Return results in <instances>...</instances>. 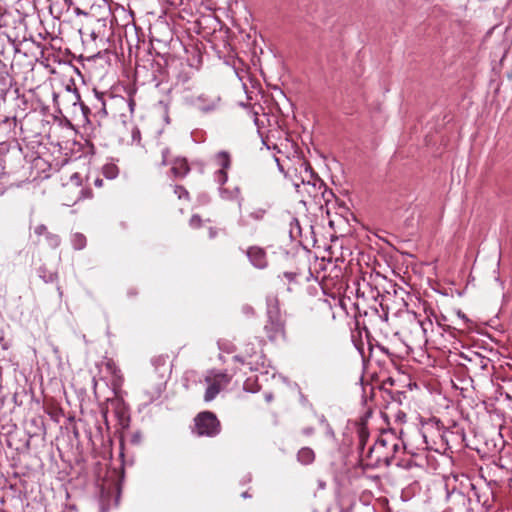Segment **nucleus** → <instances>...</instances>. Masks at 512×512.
Instances as JSON below:
<instances>
[{"instance_id":"18","label":"nucleus","mask_w":512,"mask_h":512,"mask_svg":"<svg viewBox=\"0 0 512 512\" xmlns=\"http://www.w3.org/2000/svg\"><path fill=\"white\" fill-rule=\"evenodd\" d=\"M205 230H206V232H207V237H208L209 239H213V238H215V237L217 236V234H218V230H217V228L213 225V223H212V221H211V220H209V224H207V225L205 226Z\"/></svg>"},{"instance_id":"12","label":"nucleus","mask_w":512,"mask_h":512,"mask_svg":"<svg viewBox=\"0 0 512 512\" xmlns=\"http://www.w3.org/2000/svg\"><path fill=\"white\" fill-rule=\"evenodd\" d=\"M34 232L38 236L45 235L46 238L49 240L50 244L54 247L58 246L60 243L59 237L57 235L49 233L45 225H38L37 227H35Z\"/></svg>"},{"instance_id":"1","label":"nucleus","mask_w":512,"mask_h":512,"mask_svg":"<svg viewBox=\"0 0 512 512\" xmlns=\"http://www.w3.org/2000/svg\"><path fill=\"white\" fill-rule=\"evenodd\" d=\"M270 208L271 203L267 199L255 195L251 199L248 213L239 220L240 226L250 234H253L256 231L255 223L262 222Z\"/></svg>"},{"instance_id":"2","label":"nucleus","mask_w":512,"mask_h":512,"mask_svg":"<svg viewBox=\"0 0 512 512\" xmlns=\"http://www.w3.org/2000/svg\"><path fill=\"white\" fill-rule=\"evenodd\" d=\"M392 461V452L389 451L387 434L384 432L374 445L369 447L362 462L368 467L375 468L389 466Z\"/></svg>"},{"instance_id":"22","label":"nucleus","mask_w":512,"mask_h":512,"mask_svg":"<svg viewBox=\"0 0 512 512\" xmlns=\"http://www.w3.org/2000/svg\"><path fill=\"white\" fill-rule=\"evenodd\" d=\"M265 399H266V401H267V402H270V401H272L273 396H272L271 394H267V395L265 396Z\"/></svg>"},{"instance_id":"17","label":"nucleus","mask_w":512,"mask_h":512,"mask_svg":"<svg viewBox=\"0 0 512 512\" xmlns=\"http://www.w3.org/2000/svg\"><path fill=\"white\" fill-rule=\"evenodd\" d=\"M117 168L115 165H106L103 168L104 175L109 178L113 179L116 176Z\"/></svg>"},{"instance_id":"8","label":"nucleus","mask_w":512,"mask_h":512,"mask_svg":"<svg viewBox=\"0 0 512 512\" xmlns=\"http://www.w3.org/2000/svg\"><path fill=\"white\" fill-rule=\"evenodd\" d=\"M215 161L221 167L219 170V181L224 183L227 180V169L231 166V155L227 151H220L216 154Z\"/></svg>"},{"instance_id":"19","label":"nucleus","mask_w":512,"mask_h":512,"mask_svg":"<svg viewBox=\"0 0 512 512\" xmlns=\"http://www.w3.org/2000/svg\"><path fill=\"white\" fill-rule=\"evenodd\" d=\"M85 242H86V239L83 235L81 234H75L74 236V243H75V247L78 248V249H81L84 247L85 245Z\"/></svg>"},{"instance_id":"3","label":"nucleus","mask_w":512,"mask_h":512,"mask_svg":"<svg viewBox=\"0 0 512 512\" xmlns=\"http://www.w3.org/2000/svg\"><path fill=\"white\" fill-rule=\"evenodd\" d=\"M195 432L198 436L214 437L221 430L220 421L210 411L200 412L195 418Z\"/></svg>"},{"instance_id":"11","label":"nucleus","mask_w":512,"mask_h":512,"mask_svg":"<svg viewBox=\"0 0 512 512\" xmlns=\"http://www.w3.org/2000/svg\"><path fill=\"white\" fill-rule=\"evenodd\" d=\"M357 436H358V446H359V450H360V457H361V461H364V457H365V452H364V448H365V444L369 438V431H368V428L366 427V425L364 423H361L358 428H357Z\"/></svg>"},{"instance_id":"13","label":"nucleus","mask_w":512,"mask_h":512,"mask_svg":"<svg viewBox=\"0 0 512 512\" xmlns=\"http://www.w3.org/2000/svg\"><path fill=\"white\" fill-rule=\"evenodd\" d=\"M387 441L389 445V451L392 452V458L394 459L395 454L403 448V443L398 439L392 432H386Z\"/></svg>"},{"instance_id":"7","label":"nucleus","mask_w":512,"mask_h":512,"mask_svg":"<svg viewBox=\"0 0 512 512\" xmlns=\"http://www.w3.org/2000/svg\"><path fill=\"white\" fill-rule=\"evenodd\" d=\"M268 316L271 321L272 332L268 334L270 340H275L278 335H284V321L281 319L278 299L272 297L268 299Z\"/></svg>"},{"instance_id":"10","label":"nucleus","mask_w":512,"mask_h":512,"mask_svg":"<svg viewBox=\"0 0 512 512\" xmlns=\"http://www.w3.org/2000/svg\"><path fill=\"white\" fill-rule=\"evenodd\" d=\"M247 255L252 264L257 268H264L267 265V258L264 249L252 246L248 249Z\"/></svg>"},{"instance_id":"9","label":"nucleus","mask_w":512,"mask_h":512,"mask_svg":"<svg viewBox=\"0 0 512 512\" xmlns=\"http://www.w3.org/2000/svg\"><path fill=\"white\" fill-rule=\"evenodd\" d=\"M219 98L217 97H209L206 94L199 95L195 101L194 105L202 112H211L214 111L218 106Z\"/></svg>"},{"instance_id":"20","label":"nucleus","mask_w":512,"mask_h":512,"mask_svg":"<svg viewBox=\"0 0 512 512\" xmlns=\"http://www.w3.org/2000/svg\"><path fill=\"white\" fill-rule=\"evenodd\" d=\"M175 193L178 194V197L181 199L182 197H188V192L182 186L175 187Z\"/></svg>"},{"instance_id":"5","label":"nucleus","mask_w":512,"mask_h":512,"mask_svg":"<svg viewBox=\"0 0 512 512\" xmlns=\"http://www.w3.org/2000/svg\"><path fill=\"white\" fill-rule=\"evenodd\" d=\"M231 378L224 372H210L205 376L207 389L204 394V400L210 402L229 384Z\"/></svg>"},{"instance_id":"15","label":"nucleus","mask_w":512,"mask_h":512,"mask_svg":"<svg viewBox=\"0 0 512 512\" xmlns=\"http://www.w3.org/2000/svg\"><path fill=\"white\" fill-rule=\"evenodd\" d=\"M210 219H202L199 215H193L190 218L189 225L193 229H205V226L209 224Z\"/></svg>"},{"instance_id":"6","label":"nucleus","mask_w":512,"mask_h":512,"mask_svg":"<svg viewBox=\"0 0 512 512\" xmlns=\"http://www.w3.org/2000/svg\"><path fill=\"white\" fill-rule=\"evenodd\" d=\"M161 165H171V173L176 178H183L190 172V166L188 161L184 157H175L173 160L169 161L170 150L167 147H161Z\"/></svg>"},{"instance_id":"21","label":"nucleus","mask_w":512,"mask_h":512,"mask_svg":"<svg viewBox=\"0 0 512 512\" xmlns=\"http://www.w3.org/2000/svg\"><path fill=\"white\" fill-rule=\"evenodd\" d=\"M94 185H95L96 187H102V185H103V179H101V178H96V179L94 180Z\"/></svg>"},{"instance_id":"14","label":"nucleus","mask_w":512,"mask_h":512,"mask_svg":"<svg viewBox=\"0 0 512 512\" xmlns=\"http://www.w3.org/2000/svg\"><path fill=\"white\" fill-rule=\"evenodd\" d=\"M297 457L302 464L308 465L314 461L315 453L311 448L303 447L298 451Z\"/></svg>"},{"instance_id":"4","label":"nucleus","mask_w":512,"mask_h":512,"mask_svg":"<svg viewBox=\"0 0 512 512\" xmlns=\"http://www.w3.org/2000/svg\"><path fill=\"white\" fill-rule=\"evenodd\" d=\"M426 325L431 326L432 322L428 321L427 323H425L413 317L403 325L401 333L404 335L406 340L411 344L421 345L427 342Z\"/></svg>"},{"instance_id":"16","label":"nucleus","mask_w":512,"mask_h":512,"mask_svg":"<svg viewBox=\"0 0 512 512\" xmlns=\"http://www.w3.org/2000/svg\"><path fill=\"white\" fill-rule=\"evenodd\" d=\"M253 354H255V351H254V348L251 347L249 350L248 349L246 350V354L245 355L238 354V355H235L233 357V359L236 362H239L241 364H251V362L248 361V359L252 358Z\"/></svg>"}]
</instances>
